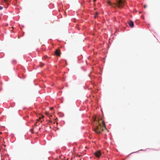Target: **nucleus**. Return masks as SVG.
I'll list each match as a JSON object with an SVG mask.
<instances>
[{
  "label": "nucleus",
  "instance_id": "f257e3e1",
  "mask_svg": "<svg viewBox=\"0 0 160 160\" xmlns=\"http://www.w3.org/2000/svg\"><path fill=\"white\" fill-rule=\"evenodd\" d=\"M94 122L97 121L96 123L93 124V129L94 131L97 134H99L103 131L104 129H106L104 121L102 118H98L97 120L96 117L93 118Z\"/></svg>",
  "mask_w": 160,
  "mask_h": 160
},
{
  "label": "nucleus",
  "instance_id": "f03ea898",
  "mask_svg": "<svg viewBox=\"0 0 160 160\" xmlns=\"http://www.w3.org/2000/svg\"><path fill=\"white\" fill-rule=\"evenodd\" d=\"M117 2L118 8H120L123 7L124 2L122 0H117Z\"/></svg>",
  "mask_w": 160,
  "mask_h": 160
},
{
  "label": "nucleus",
  "instance_id": "7ed1b4c3",
  "mask_svg": "<svg viewBox=\"0 0 160 160\" xmlns=\"http://www.w3.org/2000/svg\"><path fill=\"white\" fill-rule=\"evenodd\" d=\"M94 155L96 157L99 158L101 155V153L100 151H97L95 152Z\"/></svg>",
  "mask_w": 160,
  "mask_h": 160
},
{
  "label": "nucleus",
  "instance_id": "20e7f679",
  "mask_svg": "<svg viewBox=\"0 0 160 160\" xmlns=\"http://www.w3.org/2000/svg\"><path fill=\"white\" fill-rule=\"evenodd\" d=\"M55 54L56 56H60V51L57 49L56 50L55 52Z\"/></svg>",
  "mask_w": 160,
  "mask_h": 160
},
{
  "label": "nucleus",
  "instance_id": "39448f33",
  "mask_svg": "<svg viewBox=\"0 0 160 160\" xmlns=\"http://www.w3.org/2000/svg\"><path fill=\"white\" fill-rule=\"evenodd\" d=\"M128 24L129 26L132 28H133L134 26V23L132 21H130L128 22Z\"/></svg>",
  "mask_w": 160,
  "mask_h": 160
},
{
  "label": "nucleus",
  "instance_id": "423d86ee",
  "mask_svg": "<svg viewBox=\"0 0 160 160\" xmlns=\"http://www.w3.org/2000/svg\"><path fill=\"white\" fill-rule=\"evenodd\" d=\"M107 3L110 6H111L112 7H114L115 6V5L114 3H111V2L109 1H107Z\"/></svg>",
  "mask_w": 160,
  "mask_h": 160
},
{
  "label": "nucleus",
  "instance_id": "0eeeda50",
  "mask_svg": "<svg viewBox=\"0 0 160 160\" xmlns=\"http://www.w3.org/2000/svg\"><path fill=\"white\" fill-rule=\"evenodd\" d=\"M98 12H96V13L95 14V15L94 16V17L95 18H96L97 17V16L98 15Z\"/></svg>",
  "mask_w": 160,
  "mask_h": 160
},
{
  "label": "nucleus",
  "instance_id": "6e6552de",
  "mask_svg": "<svg viewBox=\"0 0 160 160\" xmlns=\"http://www.w3.org/2000/svg\"><path fill=\"white\" fill-rule=\"evenodd\" d=\"M46 114L49 117H50V116H51L49 114V113L48 112H46Z\"/></svg>",
  "mask_w": 160,
  "mask_h": 160
},
{
  "label": "nucleus",
  "instance_id": "1a4fd4ad",
  "mask_svg": "<svg viewBox=\"0 0 160 160\" xmlns=\"http://www.w3.org/2000/svg\"><path fill=\"white\" fill-rule=\"evenodd\" d=\"M44 116L42 115H41V116L39 117V119H41L42 118H44Z\"/></svg>",
  "mask_w": 160,
  "mask_h": 160
},
{
  "label": "nucleus",
  "instance_id": "9d476101",
  "mask_svg": "<svg viewBox=\"0 0 160 160\" xmlns=\"http://www.w3.org/2000/svg\"><path fill=\"white\" fill-rule=\"evenodd\" d=\"M41 119H39V118L38 119H37V120L38 121H40L41 122H42V121L40 120Z\"/></svg>",
  "mask_w": 160,
  "mask_h": 160
},
{
  "label": "nucleus",
  "instance_id": "9b49d317",
  "mask_svg": "<svg viewBox=\"0 0 160 160\" xmlns=\"http://www.w3.org/2000/svg\"><path fill=\"white\" fill-rule=\"evenodd\" d=\"M4 2L5 3H7V0H3Z\"/></svg>",
  "mask_w": 160,
  "mask_h": 160
},
{
  "label": "nucleus",
  "instance_id": "f8f14e48",
  "mask_svg": "<svg viewBox=\"0 0 160 160\" xmlns=\"http://www.w3.org/2000/svg\"><path fill=\"white\" fill-rule=\"evenodd\" d=\"M2 8H3L2 7L0 6V10H2Z\"/></svg>",
  "mask_w": 160,
  "mask_h": 160
},
{
  "label": "nucleus",
  "instance_id": "ddd939ff",
  "mask_svg": "<svg viewBox=\"0 0 160 160\" xmlns=\"http://www.w3.org/2000/svg\"><path fill=\"white\" fill-rule=\"evenodd\" d=\"M44 64H41V65H40V67H42L43 66V65Z\"/></svg>",
  "mask_w": 160,
  "mask_h": 160
},
{
  "label": "nucleus",
  "instance_id": "4468645a",
  "mask_svg": "<svg viewBox=\"0 0 160 160\" xmlns=\"http://www.w3.org/2000/svg\"><path fill=\"white\" fill-rule=\"evenodd\" d=\"M147 7V6L146 5H145L144 6V8H146Z\"/></svg>",
  "mask_w": 160,
  "mask_h": 160
},
{
  "label": "nucleus",
  "instance_id": "2eb2a0df",
  "mask_svg": "<svg viewBox=\"0 0 160 160\" xmlns=\"http://www.w3.org/2000/svg\"><path fill=\"white\" fill-rule=\"evenodd\" d=\"M37 122H36V123H35V126H37Z\"/></svg>",
  "mask_w": 160,
  "mask_h": 160
},
{
  "label": "nucleus",
  "instance_id": "dca6fc26",
  "mask_svg": "<svg viewBox=\"0 0 160 160\" xmlns=\"http://www.w3.org/2000/svg\"><path fill=\"white\" fill-rule=\"evenodd\" d=\"M53 109V108H51V109L52 110Z\"/></svg>",
  "mask_w": 160,
  "mask_h": 160
},
{
  "label": "nucleus",
  "instance_id": "f3484780",
  "mask_svg": "<svg viewBox=\"0 0 160 160\" xmlns=\"http://www.w3.org/2000/svg\"><path fill=\"white\" fill-rule=\"evenodd\" d=\"M95 1V0H93V1L94 2Z\"/></svg>",
  "mask_w": 160,
  "mask_h": 160
},
{
  "label": "nucleus",
  "instance_id": "a211bd4d",
  "mask_svg": "<svg viewBox=\"0 0 160 160\" xmlns=\"http://www.w3.org/2000/svg\"><path fill=\"white\" fill-rule=\"evenodd\" d=\"M49 122H51V121H49Z\"/></svg>",
  "mask_w": 160,
  "mask_h": 160
}]
</instances>
